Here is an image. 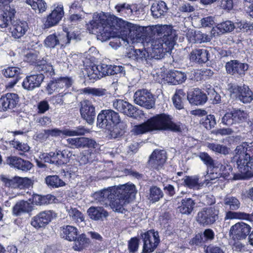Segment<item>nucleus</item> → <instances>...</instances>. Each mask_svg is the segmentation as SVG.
I'll return each instance as SVG.
<instances>
[{"label": "nucleus", "mask_w": 253, "mask_h": 253, "mask_svg": "<svg viewBox=\"0 0 253 253\" xmlns=\"http://www.w3.org/2000/svg\"><path fill=\"white\" fill-rule=\"evenodd\" d=\"M33 210L32 204L25 201L17 202L12 208L14 215L19 216L25 213H28Z\"/></svg>", "instance_id": "29"}, {"label": "nucleus", "mask_w": 253, "mask_h": 253, "mask_svg": "<svg viewBox=\"0 0 253 253\" xmlns=\"http://www.w3.org/2000/svg\"><path fill=\"white\" fill-rule=\"evenodd\" d=\"M53 215L54 212L51 211H42L32 218L31 225L36 228L44 227L50 222Z\"/></svg>", "instance_id": "15"}, {"label": "nucleus", "mask_w": 253, "mask_h": 253, "mask_svg": "<svg viewBox=\"0 0 253 253\" xmlns=\"http://www.w3.org/2000/svg\"><path fill=\"white\" fill-rule=\"evenodd\" d=\"M185 129L186 126L184 124L179 122L175 123L172 121L171 117L169 116L166 130H170L174 132H182Z\"/></svg>", "instance_id": "47"}, {"label": "nucleus", "mask_w": 253, "mask_h": 253, "mask_svg": "<svg viewBox=\"0 0 253 253\" xmlns=\"http://www.w3.org/2000/svg\"><path fill=\"white\" fill-rule=\"evenodd\" d=\"M252 229L251 226L243 222H238L232 225L229 231V236L234 240L245 239Z\"/></svg>", "instance_id": "8"}, {"label": "nucleus", "mask_w": 253, "mask_h": 253, "mask_svg": "<svg viewBox=\"0 0 253 253\" xmlns=\"http://www.w3.org/2000/svg\"><path fill=\"white\" fill-rule=\"evenodd\" d=\"M89 132V130L85 128L83 126H79L74 130L67 129L66 131L67 136H78V135H84L86 133Z\"/></svg>", "instance_id": "60"}, {"label": "nucleus", "mask_w": 253, "mask_h": 253, "mask_svg": "<svg viewBox=\"0 0 253 253\" xmlns=\"http://www.w3.org/2000/svg\"><path fill=\"white\" fill-rule=\"evenodd\" d=\"M164 196L163 191L157 186H152L149 189V200L153 203L158 202Z\"/></svg>", "instance_id": "48"}, {"label": "nucleus", "mask_w": 253, "mask_h": 253, "mask_svg": "<svg viewBox=\"0 0 253 253\" xmlns=\"http://www.w3.org/2000/svg\"><path fill=\"white\" fill-rule=\"evenodd\" d=\"M235 152L239 171L244 174H251V170H253V141L237 146Z\"/></svg>", "instance_id": "3"}, {"label": "nucleus", "mask_w": 253, "mask_h": 253, "mask_svg": "<svg viewBox=\"0 0 253 253\" xmlns=\"http://www.w3.org/2000/svg\"><path fill=\"white\" fill-rule=\"evenodd\" d=\"M53 158V164L61 166L67 164L69 161V158L72 156V153L67 149L62 151L56 150L55 152H52Z\"/></svg>", "instance_id": "24"}, {"label": "nucleus", "mask_w": 253, "mask_h": 253, "mask_svg": "<svg viewBox=\"0 0 253 253\" xmlns=\"http://www.w3.org/2000/svg\"><path fill=\"white\" fill-rule=\"evenodd\" d=\"M168 9L166 3L163 1H160L156 5H153L151 6V11L152 16H164Z\"/></svg>", "instance_id": "42"}, {"label": "nucleus", "mask_w": 253, "mask_h": 253, "mask_svg": "<svg viewBox=\"0 0 253 253\" xmlns=\"http://www.w3.org/2000/svg\"><path fill=\"white\" fill-rule=\"evenodd\" d=\"M190 103L195 105H203L207 100V97L200 89L195 88L190 91L187 96Z\"/></svg>", "instance_id": "23"}, {"label": "nucleus", "mask_w": 253, "mask_h": 253, "mask_svg": "<svg viewBox=\"0 0 253 253\" xmlns=\"http://www.w3.org/2000/svg\"><path fill=\"white\" fill-rule=\"evenodd\" d=\"M219 212V209L217 206L205 207L198 212L196 221L203 226L211 225L218 220Z\"/></svg>", "instance_id": "4"}, {"label": "nucleus", "mask_w": 253, "mask_h": 253, "mask_svg": "<svg viewBox=\"0 0 253 253\" xmlns=\"http://www.w3.org/2000/svg\"><path fill=\"white\" fill-rule=\"evenodd\" d=\"M13 0H0V9L2 10L6 16H14L16 11L13 5L9 3Z\"/></svg>", "instance_id": "40"}, {"label": "nucleus", "mask_w": 253, "mask_h": 253, "mask_svg": "<svg viewBox=\"0 0 253 253\" xmlns=\"http://www.w3.org/2000/svg\"><path fill=\"white\" fill-rule=\"evenodd\" d=\"M61 20V17H43L42 21L44 28L48 29L56 25Z\"/></svg>", "instance_id": "53"}, {"label": "nucleus", "mask_w": 253, "mask_h": 253, "mask_svg": "<svg viewBox=\"0 0 253 253\" xmlns=\"http://www.w3.org/2000/svg\"><path fill=\"white\" fill-rule=\"evenodd\" d=\"M113 107L117 111L129 117H135L136 108L127 101L116 99L113 101Z\"/></svg>", "instance_id": "12"}, {"label": "nucleus", "mask_w": 253, "mask_h": 253, "mask_svg": "<svg viewBox=\"0 0 253 253\" xmlns=\"http://www.w3.org/2000/svg\"><path fill=\"white\" fill-rule=\"evenodd\" d=\"M91 33L100 34L103 40H114L110 45L117 49L121 45L126 46L132 42H141L143 44L148 39L146 30L147 27L126 21L118 17H93L90 22Z\"/></svg>", "instance_id": "1"}, {"label": "nucleus", "mask_w": 253, "mask_h": 253, "mask_svg": "<svg viewBox=\"0 0 253 253\" xmlns=\"http://www.w3.org/2000/svg\"><path fill=\"white\" fill-rule=\"evenodd\" d=\"M43 79L44 76L42 74L30 75L24 79L22 85L25 89L32 90L39 87Z\"/></svg>", "instance_id": "22"}, {"label": "nucleus", "mask_w": 253, "mask_h": 253, "mask_svg": "<svg viewBox=\"0 0 253 253\" xmlns=\"http://www.w3.org/2000/svg\"><path fill=\"white\" fill-rule=\"evenodd\" d=\"M80 113L81 117L88 124H92L96 115L95 107L92 102L88 100L81 102Z\"/></svg>", "instance_id": "11"}, {"label": "nucleus", "mask_w": 253, "mask_h": 253, "mask_svg": "<svg viewBox=\"0 0 253 253\" xmlns=\"http://www.w3.org/2000/svg\"><path fill=\"white\" fill-rule=\"evenodd\" d=\"M11 25L13 27L11 34L15 39H19L23 36L28 28L26 22L18 20L17 18L14 19Z\"/></svg>", "instance_id": "25"}, {"label": "nucleus", "mask_w": 253, "mask_h": 253, "mask_svg": "<svg viewBox=\"0 0 253 253\" xmlns=\"http://www.w3.org/2000/svg\"><path fill=\"white\" fill-rule=\"evenodd\" d=\"M51 195H47L42 196L39 195H35L33 197V202L37 205H47L50 203V201L52 199Z\"/></svg>", "instance_id": "55"}, {"label": "nucleus", "mask_w": 253, "mask_h": 253, "mask_svg": "<svg viewBox=\"0 0 253 253\" xmlns=\"http://www.w3.org/2000/svg\"><path fill=\"white\" fill-rule=\"evenodd\" d=\"M45 182L48 186L58 188L65 185V182L57 175H49L46 177Z\"/></svg>", "instance_id": "46"}, {"label": "nucleus", "mask_w": 253, "mask_h": 253, "mask_svg": "<svg viewBox=\"0 0 253 253\" xmlns=\"http://www.w3.org/2000/svg\"><path fill=\"white\" fill-rule=\"evenodd\" d=\"M73 249L76 251H81L86 248L89 244L90 241L88 238L86 237L84 234H81L74 241Z\"/></svg>", "instance_id": "36"}, {"label": "nucleus", "mask_w": 253, "mask_h": 253, "mask_svg": "<svg viewBox=\"0 0 253 253\" xmlns=\"http://www.w3.org/2000/svg\"><path fill=\"white\" fill-rule=\"evenodd\" d=\"M85 72V74L90 80H96L102 77L98 65L89 66L86 69Z\"/></svg>", "instance_id": "44"}, {"label": "nucleus", "mask_w": 253, "mask_h": 253, "mask_svg": "<svg viewBox=\"0 0 253 253\" xmlns=\"http://www.w3.org/2000/svg\"><path fill=\"white\" fill-rule=\"evenodd\" d=\"M87 212L91 219L96 221H103L109 215L108 211L101 207H91L87 210Z\"/></svg>", "instance_id": "26"}, {"label": "nucleus", "mask_w": 253, "mask_h": 253, "mask_svg": "<svg viewBox=\"0 0 253 253\" xmlns=\"http://www.w3.org/2000/svg\"><path fill=\"white\" fill-rule=\"evenodd\" d=\"M78 229L74 226L67 225L61 230V236L68 241H73L77 239Z\"/></svg>", "instance_id": "32"}, {"label": "nucleus", "mask_w": 253, "mask_h": 253, "mask_svg": "<svg viewBox=\"0 0 253 253\" xmlns=\"http://www.w3.org/2000/svg\"><path fill=\"white\" fill-rule=\"evenodd\" d=\"M186 94L182 89H179L176 91L174 96L172 97L173 104L175 107L179 110L184 108V101L185 99Z\"/></svg>", "instance_id": "38"}, {"label": "nucleus", "mask_w": 253, "mask_h": 253, "mask_svg": "<svg viewBox=\"0 0 253 253\" xmlns=\"http://www.w3.org/2000/svg\"><path fill=\"white\" fill-rule=\"evenodd\" d=\"M225 67L228 73L241 76L244 75L245 71L248 68V65L237 60H231L226 63Z\"/></svg>", "instance_id": "20"}, {"label": "nucleus", "mask_w": 253, "mask_h": 253, "mask_svg": "<svg viewBox=\"0 0 253 253\" xmlns=\"http://www.w3.org/2000/svg\"><path fill=\"white\" fill-rule=\"evenodd\" d=\"M249 117L246 111L240 109H233L222 118V123L226 126L239 124L245 122Z\"/></svg>", "instance_id": "5"}, {"label": "nucleus", "mask_w": 253, "mask_h": 253, "mask_svg": "<svg viewBox=\"0 0 253 253\" xmlns=\"http://www.w3.org/2000/svg\"><path fill=\"white\" fill-rule=\"evenodd\" d=\"M169 116L165 113H162L156 115L148 119V123L150 126L151 130L152 131L166 130Z\"/></svg>", "instance_id": "14"}, {"label": "nucleus", "mask_w": 253, "mask_h": 253, "mask_svg": "<svg viewBox=\"0 0 253 253\" xmlns=\"http://www.w3.org/2000/svg\"><path fill=\"white\" fill-rule=\"evenodd\" d=\"M106 110H102L97 118V126L101 128L111 130L112 129L110 121L107 118Z\"/></svg>", "instance_id": "33"}, {"label": "nucleus", "mask_w": 253, "mask_h": 253, "mask_svg": "<svg viewBox=\"0 0 253 253\" xmlns=\"http://www.w3.org/2000/svg\"><path fill=\"white\" fill-rule=\"evenodd\" d=\"M1 180L3 182V184L4 185V186L6 187L14 188H16L17 187V176H15L14 177H13L11 179H9L7 177H5L4 176H2L1 177Z\"/></svg>", "instance_id": "64"}, {"label": "nucleus", "mask_w": 253, "mask_h": 253, "mask_svg": "<svg viewBox=\"0 0 253 253\" xmlns=\"http://www.w3.org/2000/svg\"><path fill=\"white\" fill-rule=\"evenodd\" d=\"M73 84V80L70 78L62 77L51 81L47 84L46 89L48 93L51 94L54 92L64 91Z\"/></svg>", "instance_id": "9"}, {"label": "nucleus", "mask_w": 253, "mask_h": 253, "mask_svg": "<svg viewBox=\"0 0 253 253\" xmlns=\"http://www.w3.org/2000/svg\"><path fill=\"white\" fill-rule=\"evenodd\" d=\"M217 29L222 33L231 32L235 28L234 25L230 21H226L217 26Z\"/></svg>", "instance_id": "57"}, {"label": "nucleus", "mask_w": 253, "mask_h": 253, "mask_svg": "<svg viewBox=\"0 0 253 253\" xmlns=\"http://www.w3.org/2000/svg\"><path fill=\"white\" fill-rule=\"evenodd\" d=\"M107 114V118L110 121L112 128L115 125L120 123L121 118L119 114L116 112L111 109L106 110Z\"/></svg>", "instance_id": "51"}, {"label": "nucleus", "mask_w": 253, "mask_h": 253, "mask_svg": "<svg viewBox=\"0 0 253 253\" xmlns=\"http://www.w3.org/2000/svg\"><path fill=\"white\" fill-rule=\"evenodd\" d=\"M143 241L142 253H151L157 248L160 240L159 233L149 230L141 235Z\"/></svg>", "instance_id": "6"}, {"label": "nucleus", "mask_w": 253, "mask_h": 253, "mask_svg": "<svg viewBox=\"0 0 253 253\" xmlns=\"http://www.w3.org/2000/svg\"><path fill=\"white\" fill-rule=\"evenodd\" d=\"M68 213L71 219L76 223H79L84 220L82 213L76 208H71L68 210Z\"/></svg>", "instance_id": "49"}, {"label": "nucleus", "mask_w": 253, "mask_h": 253, "mask_svg": "<svg viewBox=\"0 0 253 253\" xmlns=\"http://www.w3.org/2000/svg\"><path fill=\"white\" fill-rule=\"evenodd\" d=\"M114 196L109 200L108 206L116 211L122 212L124 210V206L126 203H128L124 198L121 197L120 195L118 196V194H114Z\"/></svg>", "instance_id": "31"}, {"label": "nucleus", "mask_w": 253, "mask_h": 253, "mask_svg": "<svg viewBox=\"0 0 253 253\" xmlns=\"http://www.w3.org/2000/svg\"><path fill=\"white\" fill-rule=\"evenodd\" d=\"M187 79L186 74L181 71H170L167 75L166 81L170 84L175 85L182 84Z\"/></svg>", "instance_id": "27"}, {"label": "nucleus", "mask_w": 253, "mask_h": 253, "mask_svg": "<svg viewBox=\"0 0 253 253\" xmlns=\"http://www.w3.org/2000/svg\"><path fill=\"white\" fill-rule=\"evenodd\" d=\"M81 93L91 94L95 96L101 97L107 95L108 92L104 88L87 87L82 89Z\"/></svg>", "instance_id": "45"}, {"label": "nucleus", "mask_w": 253, "mask_h": 253, "mask_svg": "<svg viewBox=\"0 0 253 253\" xmlns=\"http://www.w3.org/2000/svg\"><path fill=\"white\" fill-rule=\"evenodd\" d=\"M167 158L165 151L155 150L149 157L148 166L151 169L160 170L163 168Z\"/></svg>", "instance_id": "10"}, {"label": "nucleus", "mask_w": 253, "mask_h": 253, "mask_svg": "<svg viewBox=\"0 0 253 253\" xmlns=\"http://www.w3.org/2000/svg\"><path fill=\"white\" fill-rule=\"evenodd\" d=\"M223 203L231 210H237L241 205L239 200L236 197L229 195L224 198Z\"/></svg>", "instance_id": "41"}, {"label": "nucleus", "mask_w": 253, "mask_h": 253, "mask_svg": "<svg viewBox=\"0 0 253 253\" xmlns=\"http://www.w3.org/2000/svg\"><path fill=\"white\" fill-rule=\"evenodd\" d=\"M183 185L190 189H198L203 185V183L199 182V177L198 175L186 176L183 179Z\"/></svg>", "instance_id": "34"}, {"label": "nucleus", "mask_w": 253, "mask_h": 253, "mask_svg": "<svg viewBox=\"0 0 253 253\" xmlns=\"http://www.w3.org/2000/svg\"><path fill=\"white\" fill-rule=\"evenodd\" d=\"M66 32V28L63 29V33L58 34L57 36L58 44L60 45L61 47H65L69 45L71 42Z\"/></svg>", "instance_id": "59"}, {"label": "nucleus", "mask_w": 253, "mask_h": 253, "mask_svg": "<svg viewBox=\"0 0 253 253\" xmlns=\"http://www.w3.org/2000/svg\"><path fill=\"white\" fill-rule=\"evenodd\" d=\"M26 2L30 5L37 13H42L46 8V3L43 0H26Z\"/></svg>", "instance_id": "39"}, {"label": "nucleus", "mask_w": 253, "mask_h": 253, "mask_svg": "<svg viewBox=\"0 0 253 253\" xmlns=\"http://www.w3.org/2000/svg\"><path fill=\"white\" fill-rule=\"evenodd\" d=\"M19 97L15 93H9L0 98V112L11 109L16 106Z\"/></svg>", "instance_id": "19"}, {"label": "nucleus", "mask_w": 253, "mask_h": 253, "mask_svg": "<svg viewBox=\"0 0 253 253\" xmlns=\"http://www.w3.org/2000/svg\"><path fill=\"white\" fill-rule=\"evenodd\" d=\"M151 30L158 36H163V37L151 39L148 38L144 44V47L149 50L153 58L156 59H161L165 56L166 52L171 50L175 43L176 34L175 31L172 29L170 25H153Z\"/></svg>", "instance_id": "2"}, {"label": "nucleus", "mask_w": 253, "mask_h": 253, "mask_svg": "<svg viewBox=\"0 0 253 253\" xmlns=\"http://www.w3.org/2000/svg\"><path fill=\"white\" fill-rule=\"evenodd\" d=\"M17 188L22 189L25 187L28 188L32 184V180L27 177H21L17 176Z\"/></svg>", "instance_id": "62"}, {"label": "nucleus", "mask_w": 253, "mask_h": 253, "mask_svg": "<svg viewBox=\"0 0 253 253\" xmlns=\"http://www.w3.org/2000/svg\"><path fill=\"white\" fill-rule=\"evenodd\" d=\"M44 45L49 48H54L58 44V38L55 34H51L47 36L44 41Z\"/></svg>", "instance_id": "58"}, {"label": "nucleus", "mask_w": 253, "mask_h": 253, "mask_svg": "<svg viewBox=\"0 0 253 253\" xmlns=\"http://www.w3.org/2000/svg\"><path fill=\"white\" fill-rule=\"evenodd\" d=\"M95 158V154L89 150L84 151L78 156L77 160L81 165H84L87 163L92 162Z\"/></svg>", "instance_id": "37"}, {"label": "nucleus", "mask_w": 253, "mask_h": 253, "mask_svg": "<svg viewBox=\"0 0 253 253\" xmlns=\"http://www.w3.org/2000/svg\"><path fill=\"white\" fill-rule=\"evenodd\" d=\"M214 238V233L211 229H206L202 234H198L193 239V242L197 245H202Z\"/></svg>", "instance_id": "30"}, {"label": "nucleus", "mask_w": 253, "mask_h": 253, "mask_svg": "<svg viewBox=\"0 0 253 253\" xmlns=\"http://www.w3.org/2000/svg\"><path fill=\"white\" fill-rule=\"evenodd\" d=\"M249 215L246 214V213L242 212H233L229 211L227 212L225 219H241L247 218Z\"/></svg>", "instance_id": "61"}, {"label": "nucleus", "mask_w": 253, "mask_h": 253, "mask_svg": "<svg viewBox=\"0 0 253 253\" xmlns=\"http://www.w3.org/2000/svg\"><path fill=\"white\" fill-rule=\"evenodd\" d=\"M115 194H118V196L124 198L127 202H129V198H133L136 193L135 186L133 184L127 183L117 187H113Z\"/></svg>", "instance_id": "17"}, {"label": "nucleus", "mask_w": 253, "mask_h": 253, "mask_svg": "<svg viewBox=\"0 0 253 253\" xmlns=\"http://www.w3.org/2000/svg\"><path fill=\"white\" fill-rule=\"evenodd\" d=\"M207 147L211 150L223 155H227L229 153L228 148L223 145L214 143H208Z\"/></svg>", "instance_id": "52"}, {"label": "nucleus", "mask_w": 253, "mask_h": 253, "mask_svg": "<svg viewBox=\"0 0 253 253\" xmlns=\"http://www.w3.org/2000/svg\"><path fill=\"white\" fill-rule=\"evenodd\" d=\"M66 131H67V129L60 130L57 128L46 129V135H48L49 137H55L60 136L62 135L67 136Z\"/></svg>", "instance_id": "63"}, {"label": "nucleus", "mask_w": 253, "mask_h": 253, "mask_svg": "<svg viewBox=\"0 0 253 253\" xmlns=\"http://www.w3.org/2000/svg\"><path fill=\"white\" fill-rule=\"evenodd\" d=\"M116 10L121 14L127 15H144V8L136 4L120 3L115 6Z\"/></svg>", "instance_id": "13"}, {"label": "nucleus", "mask_w": 253, "mask_h": 253, "mask_svg": "<svg viewBox=\"0 0 253 253\" xmlns=\"http://www.w3.org/2000/svg\"><path fill=\"white\" fill-rule=\"evenodd\" d=\"M132 55L134 56L135 60L140 62L146 61L148 59L153 58L149 50H148V49L146 50V48L144 50L140 49H135L133 51Z\"/></svg>", "instance_id": "43"}, {"label": "nucleus", "mask_w": 253, "mask_h": 253, "mask_svg": "<svg viewBox=\"0 0 253 253\" xmlns=\"http://www.w3.org/2000/svg\"><path fill=\"white\" fill-rule=\"evenodd\" d=\"M133 131L136 134H140L146 133L148 131H152L151 126L148 123V120L144 123L140 125L135 126Z\"/></svg>", "instance_id": "56"}, {"label": "nucleus", "mask_w": 253, "mask_h": 253, "mask_svg": "<svg viewBox=\"0 0 253 253\" xmlns=\"http://www.w3.org/2000/svg\"><path fill=\"white\" fill-rule=\"evenodd\" d=\"M21 73V69L17 67H8L3 71V75L8 78H18Z\"/></svg>", "instance_id": "54"}, {"label": "nucleus", "mask_w": 253, "mask_h": 253, "mask_svg": "<svg viewBox=\"0 0 253 253\" xmlns=\"http://www.w3.org/2000/svg\"><path fill=\"white\" fill-rule=\"evenodd\" d=\"M200 124L206 129H211L213 128L216 124V121L214 115H209L202 118Z\"/></svg>", "instance_id": "50"}, {"label": "nucleus", "mask_w": 253, "mask_h": 253, "mask_svg": "<svg viewBox=\"0 0 253 253\" xmlns=\"http://www.w3.org/2000/svg\"><path fill=\"white\" fill-rule=\"evenodd\" d=\"M134 102L146 109H151L155 106L153 95L146 89L137 90L134 94Z\"/></svg>", "instance_id": "7"}, {"label": "nucleus", "mask_w": 253, "mask_h": 253, "mask_svg": "<svg viewBox=\"0 0 253 253\" xmlns=\"http://www.w3.org/2000/svg\"><path fill=\"white\" fill-rule=\"evenodd\" d=\"M232 89L233 93H236L237 97L242 102L248 103L253 100V92L248 86L235 85L232 87Z\"/></svg>", "instance_id": "18"}, {"label": "nucleus", "mask_w": 253, "mask_h": 253, "mask_svg": "<svg viewBox=\"0 0 253 253\" xmlns=\"http://www.w3.org/2000/svg\"><path fill=\"white\" fill-rule=\"evenodd\" d=\"M67 144L71 148H95L97 143L96 141L87 137L69 138L66 139Z\"/></svg>", "instance_id": "16"}, {"label": "nucleus", "mask_w": 253, "mask_h": 253, "mask_svg": "<svg viewBox=\"0 0 253 253\" xmlns=\"http://www.w3.org/2000/svg\"><path fill=\"white\" fill-rule=\"evenodd\" d=\"M114 191L113 187L104 189L101 191L96 192L93 195L94 200L102 205L108 206L109 200L114 196Z\"/></svg>", "instance_id": "21"}, {"label": "nucleus", "mask_w": 253, "mask_h": 253, "mask_svg": "<svg viewBox=\"0 0 253 253\" xmlns=\"http://www.w3.org/2000/svg\"><path fill=\"white\" fill-rule=\"evenodd\" d=\"M195 203L191 198H185L181 202V206H179V211L182 214H189L193 210Z\"/></svg>", "instance_id": "35"}, {"label": "nucleus", "mask_w": 253, "mask_h": 253, "mask_svg": "<svg viewBox=\"0 0 253 253\" xmlns=\"http://www.w3.org/2000/svg\"><path fill=\"white\" fill-rule=\"evenodd\" d=\"M208 51L204 48H196L190 54V60L191 61L199 63H206L208 60Z\"/></svg>", "instance_id": "28"}]
</instances>
